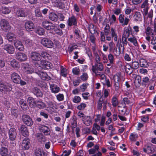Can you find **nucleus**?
Returning a JSON list of instances; mask_svg holds the SVG:
<instances>
[{
	"label": "nucleus",
	"mask_w": 156,
	"mask_h": 156,
	"mask_svg": "<svg viewBox=\"0 0 156 156\" xmlns=\"http://www.w3.org/2000/svg\"><path fill=\"white\" fill-rule=\"evenodd\" d=\"M14 45L16 49L20 51H23L24 49L22 43L19 40H16L14 43Z\"/></svg>",
	"instance_id": "a211bd4d"
},
{
	"label": "nucleus",
	"mask_w": 156,
	"mask_h": 156,
	"mask_svg": "<svg viewBox=\"0 0 156 156\" xmlns=\"http://www.w3.org/2000/svg\"><path fill=\"white\" fill-rule=\"evenodd\" d=\"M25 27L27 31H32L34 28L33 23L31 21H27L25 23Z\"/></svg>",
	"instance_id": "6ab92c4d"
},
{
	"label": "nucleus",
	"mask_w": 156,
	"mask_h": 156,
	"mask_svg": "<svg viewBox=\"0 0 156 156\" xmlns=\"http://www.w3.org/2000/svg\"><path fill=\"white\" fill-rule=\"evenodd\" d=\"M36 33L40 35H43L44 34V30L43 28L39 27L37 30Z\"/></svg>",
	"instance_id": "8fccbe9b"
},
{
	"label": "nucleus",
	"mask_w": 156,
	"mask_h": 156,
	"mask_svg": "<svg viewBox=\"0 0 156 156\" xmlns=\"http://www.w3.org/2000/svg\"><path fill=\"white\" fill-rule=\"evenodd\" d=\"M98 51L100 55L101 54L102 55L103 62L104 63H107L108 62V60L106 56L100 51L98 50Z\"/></svg>",
	"instance_id": "de8ad7c7"
},
{
	"label": "nucleus",
	"mask_w": 156,
	"mask_h": 156,
	"mask_svg": "<svg viewBox=\"0 0 156 156\" xmlns=\"http://www.w3.org/2000/svg\"><path fill=\"white\" fill-rule=\"evenodd\" d=\"M23 68L24 72L27 74H32L34 72L36 73V71H37L36 68L34 69L32 66L28 64L24 65Z\"/></svg>",
	"instance_id": "20e7f679"
},
{
	"label": "nucleus",
	"mask_w": 156,
	"mask_h": 156,
	"mask_svg": "<svg viewBox=\"0 0 156 156\" xmlns=\"http://www.w3.org/2000/svg\"><path fill=\"white\" fill-rule=\"evenodd\" d=\"M50 89L51 92L54 93H57L60 90L59 88L57 85L54 84L50 85Z\"/></svg>",
	"instance_id": "a878e982"
},
{
	"label": "nucleus",
	"mask_w": 156,
	"mask_h": 156,
	"mask_svg": "<svg viewBox=\"0 0 156 156\" xmlns=\"http://www.w3.org/2000/svg\"><path fill=\"white\" fill-rule=\"evenodd\" d=\"M21 146L24 150H28L30 146V140L28 138H25L23 140Z\"/></svg>",
	"instance_id": "6e6552de"
},
{
	"label": "nucleus",
	"mask_w": 156,
	"mask_h": 156,
	"mask_svg": "<svg viewBox=\"0 0 156 156\" xmlns=\"http://www.w3.org/2000/svg\"><path fill=\"white\" fill-rule=\"evenodd\" d=\"M12 115L16 118L18 116V110L16 108H12L11 110Z\"/></svg>",
	"instance_id": "79ce46f5"
},
{
	"label": "nucleus",
	"mask_w": 156,
	"mask_h": 156,
	"mask_svg": "<svg viewBox=\"0 0 156 156\" xmlns=\"http://www.w3.org/2000/svg\"><path fill=\"white\" fill-rule=\"evenodd\" d=\"M87 105L85 103H82L77 107V108L79 110H83L86 107Z\"/></svg>",
	"instance_id": "603ef678"
},
{
	"label": "nucleus",
	"mask_w": 156,
	"mask_h": 156,
	"mask_svg": "<svg viewBox=\"0 0 156 156\" xmlns=\"http://www.w3.org/2000/svg\"><path fill=\"white\" fill-rule=\"evenodd\" d=\"M112 105L114 107H116L118 104L117 98L115 97H113L112 99Z\"/></svg>",
	"instance_id": "052dcab7"
},
{
	"label": "nucleus",
	"mask_w": 156,
	"mask_h": 156,
	"mask_svg": "<svg viewBox=\"0 0 156 156\" xmlns=\"http://www.w3.org/2000/svg\"><path fill=\"white\" fill-rule=\"evenodd\" d=\"M16 14L18 17H24L27 16V13L23 9H19L17 10Z\"/></svg>",
	"instance_id": "4be33fe9"
},
{
	"label": "nucleus",
	"mask_w": 156,
	"mask_h": 156,
	"mask_svg": "<svg viewBox=\"0 0 156 156\" xmlns=\"http://www.w3.org/2000/svg\"><path fill=\"white\" fill-rule=\"evenodd\" d=\"M7 37L9 41H12L15 39V36L12 33H8L7 35Z\"/></svg>",
	"instance_id": "e433bc0d"
},
{
	"label": "nucleus",
	"mask_w": 156,
	"mask_h": 156,
	"mask_svg": "<svg viewBox=\"0 0 156 156\" xmlns=\"http://www.w3.org/2000/svg\"><path fill=\"white\" fill-rule=\"evenodd\" d=\"M22 120L23 122L27 126H30L33 124L32 119L29 115H23L22 116Z\"/></svg>",
	"instance_id": "f03ea898"
},
{
	"label": "nucleus",
	"mask_w": 156,
	"mask_h": 156,
	"mask_svg": "<svg viewBox=\"0 0 156 156\" xmlns=\"http://www.w3.org/2000/svg\"><path fill=\"white\" fill-rule=\"evenodd\" d=\"M4 48L9 53L12 54L14 52V48L13 46L10 44H6L3 46Z\"/></svg>",
	"instance_id": "412c9836"
},
{
	"label": "nucleus",
	"mask_w": 156,
	"mask_h": 156,
	"mask_svg": "<svg viewBox=\"0 0 156 156\" xmlns=\"http://www.w3.org/2000/svg\"><path fill=\"white\" fill-rule=\"evenodd\" d=\"M100 79L101 82L104 85L106 83V80H107L106 79L105 76L104 74H101L100 76Z\"/></svg>",
	"instance_id": "bf43d9fd"
},
{
	"label": "nucleus",
	"mask_w": 156,
	"mask_h": 156,
	"mask_svg": "<svg viewBox=\"0 0 156 156\" xmlns=\"http://www.w3.org/2000/svg\"><path fill=\"white\" fill-rule=\"evenodd\" d=\"M148 0H145L141 5V8L143 9V14L144 17L147 14L148 10L149 8L148 7Z\"/></svg>",
	"instance_id": "0eeeda50"
},
{
	"label": "nucleus",
	"mask_w": 156,
	"mask_h": 156,
	"mask_svg": "<svg viewBox=\"0 0 156 156\" xmlns=\"http://www.w3.org/2000/svg\"><path fill=\"white\" fill-rule=\"evenodd\" d=\"M49 18L51 20L56 21L58 19V17L57 15L54 13H51L49 15Z\"/></svg>",
	"instance_id": "2f4dec72"
},
{
	"label": "nucleus",
	"mask_w": 156,
	"mask_h": 156,
	"mask_svg": "<svg viewBox=\"0 0 156 156\" xmlns=\"http://www.w3.org/2000/svg\"><path fill=\"white\" fill-rule=\"evenodd\" d=\"M11 78L12 80L16 83H19L21 79V77L19 75L15 72L12 73Z\"/></svg>",
	"instance_id": "f8f14e48"
},
{
	"label": "nucleus",
	"mask_w": 156,
	"mask_h": 156,
	"mask_svg": "<svg viewBox=\"0 0 156 156\" xmlns=\"http://www.w3.org/2000/svg\"><path fill=\"white\" fill-rule=\"evenodd\" d=\"M81 98L79 96H75L73 99V101L75 103H79L81 101Z\"/></svg>",
	"instance_id": "5fc2aeb1"
},
{
	"label": "nucleus",
	"mask_w": 156,
	"mask_h": 156,
	"mask_svg": "<svg viewBox=\"0 0 156 156\" xmlns=\"http://www.w3.org/2000/svg\"><path fill=\"white\" fill-rule=\"evenodd\" d=\"M128 40L131 43H133L134 46H137V41L136 38L135 37H129L128 39Z\"/></svg>",
	"instance_id": "ea45409f"
},
{
	"label": "nucleus",
	"mask_w": 156,
	"mask_h": 156,
	"mask_svg": "<svg viewBox=\"0 0 156 156\" xmlns=\"http://www.w3.org/2000/svg\"><path fill=\"white\" fill-rule=\"evenodd\" d=\"M114 82V88L116 91H118L120 88L119 81L120 79L119 76L118 75H115L113 76Z\"/></svg>",
	"instance_id": "9d476101"
},
{
	"label": "nucleus",
	"mask_w": 156,
	"mask_h": 156,
	"mask_svg": "<svg viewBox=\"0 0 156 156\" xmlns=\"http://www.w3.org/2000/svg\"><path fill=\"white\" fill-rule=\"evenodd\" d=\"M93 50L94 53V55L95 59V60L97 63L99 62L100 61V58L99 56L98 55V54L97 53V52H96L95 50L93 49Z\"/></svg>",
	"instance_id": "4d7b16f0"
},
{
	"label": "nucleus",
	"mask_w": 156,
	"mask_h": 156,
	"mask_svg": "<svg viewBox=\"0 0 156 156\" xmlns=\"http://www.w3.org/2000/svg\"><path fill=\"white\" fill-rule=\"evenodd\" d=\"M82 121L83 123L87 126H89L92 124L91 118L89 116H86Z\"/></svg>",
	"instance_id": "aec40b11"
},
{
	"label": "nucleus",
	"mask_w": 156,
	"mask_h": 156,
	"mask_svg": "<svg viewBox=\"0 0 156 156\" xmlns=\"http://www.w3.org/2000/svg\"><path fill=\"white\" fill-rule=\"evenodd\" d=\"M40 131L43 132L45 135H48L50 134V131L49 129L47 126L42 125L40 126Z\"/></svg>",
	"instance_id": "dca6fc26"
},
{
	"label": "nucleus",
	"mask_w": 156,
	"mask_h": 156,
	"mask_svg": "<svg viewBox=\"0 0 156 156\" xmlns=\"http://www.w3.org/2000/svg\"><path fill=\"white\" fill-rule=\"evenodd\" d=\"M43 26L48 30H51L54 28V26L51 22L47 20H44L42 22Z\"/></svg>",
	"instance_id": "1a4fd4ad"
},
{
	"label": "nucleus",
	"mask_w": 156,
	"mask_h": 156,
	"mask_svg": "<svg viewBox=\"0 0 156 156\" xmlns=\"http://www.w3.org/2000/svg\"><path fill=\"white\" fill-rule=\"evenodd\" d=\"M37 139L40 142H44L45 141L44 137L41 134H39V135L37 136Z\"/></svg>",
	"instance_id": "680f3d73"
},
{
	"label": "nucleus",
	"mask_w": 156,
	"mask_h": 156,
	"mask_svg": "<svg viewBox=\"0 0 156 156\" xmlns=\"http://www.w3.org/2000/svg\"><path fill=\"white\" fill-rule=\"evenodd\" d=\"M35 154L36 156H45L44 152L39 148L35 150Z\"/></svg>",
	"instance_id": "f704fd0d"
},
{
	"label": "nucleus",
	"mask_w": 156,
	"mask_h": 156,
	"mask_svg": "<svg viewBox=\"0 0 156 156\" xmlns=\"http://www.w3.org/2000/svg\"><path fill=\"white\" fill-rule=\"evenodd\" d=\"M17 133L16 129L14 128H11L9 132V135L10 139L11 140H15Z\"/></svg>",
	"instance_id": "ddd939ff"
},
{
	"label": "nucleus",
	"mask_w": 156,
	"mask_h": 156,
	"mask_svg": "<svg viewBox=\"0 0 156 156\" xmlns=\"http://www.w3.org/2000/svg\"><path fill=\"white\" fill-rule=\"evenodd\" d=\"M36 105L39 108H44L46 107V105L44 102L40 101H37Z\"/></svg>",
	"instance_id": "37998d69"
},
{
	"label": "nucleus",
	"mask_w": 156,
	"mask_h": 156,
	"mask_svg": "<svg viewBox=\"0 0 156 156\" xmlns=\"http://www.w3.org/2000/svg\"><path fill=\"white\" fill-rule=\"evenodd\" d=\"M119 19L120 23L123 26L127 25L129 21V19L126 17L124 18V16L122 14L119 15Z\"/></svg>",
	"instance_id": "2eb2a0df"
},
{
	"label": "nucleus",
	"mask_w": 156,
	"mask_h": 156,
	"mask_svg": "<svg viewBox=\"0 0 156 156\" xmlns=\"http://www.w3.org/2000/svg\"><path fill=\"white\" fill-rule=\"evenodd\" d=\"M71 123L72 125V127L73 129L75 128L77 125V122L76 119L73 118L71 119Z\"/></svg>",
	"instance_id": "e2e57ef3"
},
{
	"label": "nucleus",
	"mask_w": 156,
	"mask_h": 156,
	"mask_svg": "<svg viewBox=\"0 0 156 156\" xmlns=\"http://www.w3.org/2000/svg\"><path fill=\"white\" fill-rule=\"evenodd\" d=\"M34 65L36 67H39L41 68L45 69H49L51 67V64L48 62L44 60H42L37 62Z\"/></svg>",
	"instance_id": "f257e3e1"
},
{
	"label": "nucleus",
	"mask_w": 156,
	"mask_h": 156,
	"mask_svg": "<svg viewBox=\"0 0 156 156\" xmlns=\"http://www.w3.org/2000/svg\"><path fill=\"white\" fill-rule=\"evenodd\" d=\"M112 37L113 38L114 40L116 41L118 40V35L115 30L112 28L111 29Z\"/></svg>",
	"instance_id": "c9c22d12"
},
{
	"label": "nucleus",
	"mask_w": 156,
	"mask_h": 156,
	"mask_svg": "<svg viewBox=\"0 0 156 156\" xmlns=\"http://www.w3.org/2000/svg\"><path fill=\"white\" fill-rule=\"evenodd\" d=\"M36 73L43 80H46L49 78L47 74L45 72L37 70V71H36Z\"/></svg>",
	"instance_id": "f3484780"
},
{
	"label": "nucleus",
	"mask_w": 156,
	"mask_h": 156,
	"mask_svg": "<svg viewBox=\"0 0 156 156\" xmlns=\"http://www.w3.org/2000/svg\"><path fill=\"white\" fill-rule=\"evenodd\" d=\"M35 14L36 17H42V14L40 11V10L39 9H36L35 10Z\"/></svg>",
	"instance_id": "3c124183"
},
{
	"label": "nucleus",
	"mask_w": 156,
	"mask_h": 156,
	"mask_svg": "<svg viewBox=\"0 0 156 156\" xmlns=\"http://www.w3.org/2000/svg\"><path fill=\"white\" fill-rule=\"evenodd\" d=\"M33 92L37 97H41L43 94L41 90L37 87H34L33 90Z\"/></svg>",
	"instance_id": "cd10ccee"
},
{
	"label": "nucleus",
	"mask_w": 156,
	"mask_h": 156,
	"mask_svg": "<svg viewBox=\"0 0 156 156\" xmlns=\"http://www.w3.org/2000/svg\"><path fill=\"white\" fill-rule=\"evenodd\" d=\"M116 17L114 15H112L110 17L109 21L110 24H113L116 21Z\"/></svg>",
	"instance_id": "a18cd8bd"
},
{
	"label": "nucleus",
	"mask_w": 156,
	"mask_h": 156,
	"mask_svg": "<svg viewBox=\"0 0 156 156\" xmlns=\"http://www.w3.org/2000/svg\"><path fill=\"white\" fill-rule=\"evenodd\" d=\"M142 16L140 12H135L134 16V20L135 21H141L142 20Z\"/></svg>",
	"instance_id": "393cba45"
},
{
	"label": "nucleus",
	"mask_w": 156,
	"mask_h": 156,
	"mask_svg": "<svg viewBox=\"0 0 156 156\" xmlns=\"http://www.w3.org/2000/svg\"><path fill=\"white\" fill-rule=\"evenodd\" d=\"M140 63L141 66L143 67H146L147 66V63L146 61L143 58L140 59Z\"/></svg>",
	"instance_id": "c03bdc74"
},
{
	"label": "nucleus",
	"mask_w": 156,
	"mask_h": 156,
	"mask_svg": "<svg viewBox=\"0 0 156 156\" xmlns=\"http://www.w3.org/2000/svg\"><path fill=\"white\" fill-rule=\"evenodd\" d=\"M89 30L92 34H94L95 32V29L93 25L91 24L89 25Z\"/></svg>",
	"instance_id": "6e6d98bb"
},
{
	"label": "nucleus",
	"mask_w": 156,
	"mask_h": 156,
	"mask_svg": "<svg viewBox=\"0 0 156 156\" xmlns=\"http://www.w3.org/2000/svg\"><path fill=\"white\" fill-rule=\"evenodd\" d=\"M16 57L17 59L21 62L25 61L27 58V56L25 54L20 52L17 53Z\"/></svg>",
	"instance_id": "9b49d317"
},
{
	"label": "nucleus",
	"mask_w": 156,
	"mask_h": 156,
	"mask_svg": "<svg viewBox=\"0 0 156 156\" xmlns=\"http://www.w3.org/2000/svg\"><path fill=\"white\" fill-rule=\"evenodd\" d=\"M99 149V146L96 145L94 146V148H92L89 150V153L90 154H93L97 151H98Z\"/></svg>",
	"instance_id": "a19ab883"
},
{
	"label": "nucleus",
	"mask_w": 156,
	"mask_h": 156,
	"mask_svg": "<svg viewBox=\"0 0 156 156\" xmlns=\"http://www.w3.org/2000/svg\"><path fill=\"white\" fill-rule=\"evenodd\" d=\"M131 66L132 69H136L139 67V64L138 62L135 61L132 63Z\"/></svg>",
	"instance_id": "09e8293b"
},
{
	"label": "nucleus",
	"mask_w": 156,
	"mask_h": 156,
	"mask_svg": "<svg viewBox=\"0 0 156 156\" xmlns=\"http://www.w3.org/2000/svg\"><path fill=\"white\" fill-rule=\"evenodd\" d=\"M125 69L126 72L128 73L131 74L133 72L132 68L131 66L128 64H127L125 66Z\"/></svg>",
	"instance_id": "72a5a7b5"
},
{
	"label": "nucleus",
	"mask_w": 156,
	"mask_h": 156,
	"mask_svg": "<svg viewBox=\"0 0 156 156\" xmlns=\"http://www.w3.org/2000/svg\"><path fill=\"white\" fill-rule=\"evenodd\" d=\"M67 70L66 69L61 66V75L62 76L66 77L67 75Z\"/></svg>",
	"instance_id": "49530a36"
},
{
	"label": "nucleus",
	"mask_w": 156,
	"mask_h": 156,
	"mask_svg": "<svg viewBox=\"0 0 156 156\" xmlns=\"http://www.w3.org/2000/svg\"><path fill=\"white\" fill-rule=\"evenodd\" d=\"M27 102L29 106L31 108H33L36 105L37 103L32 97H29L27 99Z\"/></svg>",
	"instance_id": "5701e85b"
},
{
	"label": "nucleus",
	"mask_w": 156,
	"mask_h": 156,
	"mask_svg": "<svg viewBox=\"0 0 156 156\" xmlns=\"http://www.w3.org/2000/svg\"><path fill=\"white\" fill-rule=\"evenodd\" d=\"M12 66L14 68L17 69L20 67V65L19 63L15 60H12L10 62Z\"/></svg>",
	"instance_id": "c756f323"
},
{
	"label": "nucleus",
	"mask_w": 156,
	"mask_h": 156,
	"mask_svg": "<svg viewBox=\"0 0 156 156\" xmlns=\"http://www.w3.org/2000/svg\"><path fill=\"white\" fill-rule=\"evenodd\" d=\"M143 150L144 152L148 154L151 153L152 152L151 148L149 146H147L146 147L144 148Z\"/></svg>",
	"instance_id": "864d4df0"
},
{
	"label": "nucleus",
	"mask_w": 156,
	"mask_h": 156,
	"mask_svg": "<svg viewBox=\"0 0 156 156\" xmlns=\"http://www.w3.org/2000/svg\"><path fill=\"white\" fill-rule=\"evenodd\" d=\"M80 77L82 80L85 81L87 79L88 76L87 73H83L81 76Z\"/></svg>",
	"instance_id": "338daca9"
},
{
	"label": "nucleus",
	"mask_w": 156,
	"mask_h": 156,
	"mask_svg": "<svg viewBox=\"0 0 156 156\" xmlns=\"http://www.w3.org/2000/svg\"><path fill=\"white\" fill-rule=\"evenodd\" d=\"M20 132L24 136H26L29 135V132L27 127L24 125H22L19 129Z\"/></svg>",
	"instance_id": "4468645a"
},
{
	"label": "nucleus",
	"mask_w": 156,
	"mask_h": 156,
	"mask_svg": "<svg viewBox=\"0 0 156 156\" xmlns=\"http://www.w3.org/2000/svg\"><path fill=\"white\" fill-rule=\"evenodd\" d=\"M77 23L76 18L73 16L69 18L68 20V25L71 26L72 25H76Z\"/></svg>",
	"instance_id": "c85d7f7f"
},
{
	"label": "nucleus",
	"mask_w": 156,
	"mask_h": 156,
	"mask_svg": "<svg viewBox=\"0 0 156 156\" xmlns=\"http://www.w3.org/2000/svg\"><path fill=\"white\" fill-rule=\"evenodd\" d=\"M97 63H98L97 64V65L96 66L97 69L100 71L102 70L103 69L102 64L101 63H100V62Z\"/></svg>",
	"instance_id": "774afa93"
},
{
	"label": "nucleus",
	"mask_w": 156,
	"mask_h": 156,
	"mask_svg": "<svg viewBox=\"0 0 156 156\" xmlns=\"http://www.w3.org/2000/svg\"><path fill=\"white\" fill-rule=\"evenodd\" d=\"M8 150L5 147H2L0 149V154L2 156H5L7 154Z\"/></svg>",
	"instance_id": "4c0bfd02"
},
{
	"label": "nucleus",
	"mask_w": 156,
	"mask_h": 156,
	"mask_svg": "<svg viewBox=\"0 0 156 156\" xmlns=\"http://www.w3.org/2000/svg\"><path fill=\"white\" fill-rule=\"evenodd\" d=\"M41 43L44 46L48 48H51L54 46V44L49 39L43 38L41 40Z\"/></svg>",
	"instance_id": "39448f33"
},
{
	"label": "nucleus",
	"mask_w": 156,
	"mask_h": 156,
	"mask_svg": "<svg viewBox=\"0 0 156 156\" xmlns=\"http://www.w3.org/2000/svg\"><path fill=\"white\" fill-rule=\"evenodd\" d=\"M130 27L125 28L122 35V39H124V38H127L128 37L130 34Z\"/></svg>",
	"instance_id": "bb28decb"
},
{
	"label": "nucleus",
	"mask_w": 156,
	"mask_h": 156,
	"mask_svg": "<svg viewBox=\"0 0 156 156\" xmlns=\"http://www.w3.org/2000/svg\"><path fill=\"white\" fill-rule=\"evenodd\" d=\"M20 103L21 108L24 110H27L28 108L26 101L23 99L21 100Z\"/></svg>",
	"instance_id": "473e14b6"
},
{
	"label": "nucleus",
	"mask_w": 156,
	"mask_h": 156,
	"mask_svg": "<svg viewBox=\"0 0 156 156\" xmlns=\"http://www.w3.org/2000/svg\"><path fill=\"white\" fill-rule=\"evenodd\" d=\"M0 25L1 29L3 30H7L10 29V25L8 22L5 19L1 20Z\"/></svg>",
	"instance_id": "423d86ee"
},
{
	"label": "nucleus",
	"mask_w": 156,
	"mask_h": 156,
	"mask_svg": "<svg viewBox=\"0 0 156 156\" xmlns=\"http://www.w3.org/2000/svg\"><path fill=\"white\" fill-rule=\"evenodd\" d=\"M133 77L135 78L134 83L136 86H139L141 82V77L138 75H136L135 74L133 75Z\"/></svg>",
	"instance_id": "b1692460"
},
{
	"label": "nucleus",
	"mask_w": 156,
	"mask_h": 156,
	"mask_svg": "<svg viewBox=\"0 0 156 156\" xmlns=\"http://www.w3.org/2000/svg\"><path fill=\"white\" fill-rule=\"evenodd\" d=\"M108 58L110 63H113L114 62V57L112 54H109L108 56Z\"/></svg>",
	"instance_id": "69168bd1"
},
{
	"label": "nucleus",
	"mask_w": 156,
	"mask_h": 156,
	"mask_svg": "<svg viewBox=\"0 0 156 156\" xmlns=\"http://www.w3.org/2000/svg\"><path fill=\"white\" fill-rule=\"evenodd\" d=\"M30 58L33 61H35V64L37 62H38L41 59V56L39 53L34 51L31 53L30 55Z\"/></svg>",
	"instance_id": "7ed1b4c3"
},
{
	"label": "nucleus",
	"mask_w": 156,
	"mask_h": 156,
	"mask_svg": "<svg viewBox=\"0 0 156 156\" xmlns=\"http://www.w3.org/2000/svg\"><path fill=\"white\" fill-rule=\"evenodd\" d=\"M4 88L5 90L4 91H10L12 89L11 86L10 84L6 83Z\"/></svg>",
	"instance_id": "0e129e2a"
},
{
	"label": "nucleus",
	"mask_w": 156,
	"mask_h": 156,
	"mask_svg": "<svg viewBox=\"0 0 156 156\" xmlns=\"http://www.w3.org/2000/svg\"><path fill=\"white\" fill-rule=\"evenodd\" d=\"M56 96L57 100L59 101H62L64 99V96L62 94H59L57 95Z\"/></svg>",
	"instance_id": "13d9d810"
},
{
	"label": "nucleus",
	"mask_w": 156,
	"mask_h": 156,
	"mask_svg": "<svg viewBox=\"0 0 156 156\" xmlns=\"http://www.w3.org/2000/svg\"><path fill=\"white\" fill-rule=\"evenodd\" d=\"M138 136L137 133H133L130 134L129 136V139L131 141H135L137 140Z\"/></svg>",
	"instance_id": "7c9ffc66"
},
{
	"label": "nucleus",
	"mask_w": 156,
	"mask_h": 156,
	"mask_svg": "<svg viewBox=\"0 0 156 156\" xmlns=\"http://www.w3.org/2000/svg\"><path fill=\"white\" fill-rule=\"evenodd\" d=\"M2 12L4 14L9 13L11 11L10 9L8 7H2L1 9Z\"/></svg>",
	"instance_id": "58836bf2"
}]
</instances>
